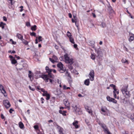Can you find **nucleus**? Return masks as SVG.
Wrapping results in <instances>:
<instances>
[{
  "mask_svg": "<svg viewBox=\"0 0 134 134\" xmlns=\"http://www.w3.org/2000/svg\"><path fill=\"white\" fill-rule=\"evenodd\" d=\"M64 57L65 59V63L69 64L68 68L70 70H72L73 69V68L72 65V64L74 62L73 59L72 58L70 59L69 57L68 54L67 53H66L64 55Z\"/></svg>",
  "mask_w": 134,
  "mask_h": 134,
  "instance_id": "nucleus-1",
  "label": "nucleus"
},
{
  "mask_svg": "<svg viewBox=\"0 0 134 134\" xmlns=\"http://www.w3.org/2000/svg\"><path fill=\"white\" fill-rule=\"evenodd\" d=\"M127 87L128 85H126L122 87L121 91L123 94H125L127 96V97H129L130 96V94L129 92L127 91Z\"/></svg>",
  "mask_w": 134,
  "mask_h": 134,
  "instance_id": "nucleus-2",
  "label": "nucleus"
},
{
  "mask_svg": "<svg viewBox=\"0 0 134 134\" xmlns=\"http://www.w3.org/2000/svg\"><path fill=\"white\" fill-rule=\"evenodd\" d=\"M3 103L5 107L7 109H8L10 106V103L8 100H4L3 101Z\"/></svg>",
  "mask_w": 134,
  "mask_h": 134,
  "instance_id": "nucleus-3",
  "label": "nucleus"
},
{
  "mask_svg": "<svg viewBox=\"0 0 134 134\" xmlns=\"http://www.w3.org/2000/svg\"><path fill=\"white\" fill-rule=\"evenodd\" d=\"M98 124L102 127L105 132H107L109 131L105 124L103 123H101L100 122H99Z\"/></svg>",
  "mask_w": 134,
  "mask_h": 134,
  "instance_id": "nucleus-4",
  "label": "nucleus"
},
{
  "mask_svg": "<svg viewBox=\"0 0 134 134\" xmlns=\"http://www.w3.org/2000/svg\"><path fill=\"white\" fill-rule=\"evenodd\" d=\"M94 74L93 70H92L90 71L88 76L91 81H93L94 80Z\"/></svg>",
  "mask_w": 134,
  "mask_h": 134,
  "instance_id": "nucleus-5",
  "label": "nucleus"
},
{
  "mask_svg": "<svg viewBox=\"0 0 134 134\" xmlns=\"http://www.w3.org/2000/svg\"><path fill=\"white\" fill-rule=\"evenodd\" d=\"M45 69L47 72L48 73V75L49 77L52 78V75L51 72L53 71V70L49 69L48 67L47 66H46V67Z\"/></svg>",
  "mask_w": 134,
  "mask_h": 134,
  "instance_id": "nucleus-6",
  "label": "nucleus"
},
{
  "mask_svg": "<svg viewBox=\"0 0 134 134\" xmlns=\"http://www.w3.org/2000/svg\"><path fill=\"white\" fill-rule=\"evenodd\" d=\"M49 76L47 75L44 74L42 75L41 77L44 80H45V81L46 82H47L49 80Z\"/></svg>",
  "mask_w": 134,
  "mask_h": 134,
  "instance_id": "nucleus-7",
  "label": "nucleus"
},
{
  "mask_svg": "<svg viewBox=\"0 0 134 134\" xmlns=\"http://www.w3.org/2000/svg\"><path fill=\"white\" fill-rule=\"evenodd\" d=\"M72 107L74 111H75L76 112H80V113H81V112L80 111L79 109L77 107L76 105H75L74 106H72Z\"/></svg>",
  "mask_w": 134,
  "mask_h": 134,
  "instance_id": "nucleus-8",
  "label": "nucleus"
},
{
  "mask_svg": "<svg viewBox=\"0 0 134 134\" xmlns=\"http://www.w3.org/2000/svg\"><path fill=\"white\" fill-rule=\"evenodd\" d=\"M96 52L98 54V56L99 57V56H101L102 54V52L101 51V49H95Z\"/></svg>",
  "mask_w": 134,
  "mask_h": 134,
  "instance_id": "nucleus-9",
  "label": "nucleus"
},
{
  "mask_svg": "<svg viewBox=\"0 0 134 134\" xmlns=\"http://www.w3.org/2000/svg\"><path fill=\"white\" fill-rule=\"evenodd\" d=\"M64 103L65 106L67 107V108H68V109H69V101L67 100H65L64 101Z\"/></svg>",
  "mask_w": 134,
  "mask_h": 134,
  "instance_id": "nucleus-10",
  "label": "nucleus"
},
{
  "mask_svg": "<svg viewBox=\"0 0 134 134\" xmlns=\"http://www.w3.org/2000/svg\"><path fill=\"white\" fill-rule=\"evenodd\" d=\"M65 75L66 76L68 77V80H69L70 81V82H72L71 76L70 75V73H69L68 71H66V72L65 73Z\"/></svg>",
  "mask_w": 134,
  "mask_h": 134,
  "instance_id": "nucleus-11",
  "label": "nucleus"
},
{
  "mask_svg": "<svg viewBox=\"0 0 134 134\" xmlns=\"http://www.w3.org/2000/svg\"><path fill=\"white\" fill-rule=\"evenodd\" d=\"M0 90L3 94L6 93V92L4 89L3 86L1 84L0 85Z\"/></svg>",
  "mask_w": 134,
  "mask_h": 134,
  "instance_id": "nucleus-12",
  "label": "nucleus"
},
{
  "mask_svg": "<svg viewBox=\"0 0 134 134\" xmlns=\"http://www.w3.org/2000/svg\"><path fill=\"white\" fill-rule=\"evenodd\" d=\"M90 80L88 79L86 80L84 82V84L86 86H88L90 84Z\"/></svg>",
  "mask_w": 134,
  "mask_h": 134,
  "instance_id": "nucleus-13",
  "label": "nucleus"
},
{
  "mask_svg": "<svg viewBox=\"0 0 134 134\" xmlns=\"http://www.w3.org/2000/svg\"><path fill=\"white\" fill-rule=\"evenodd\" d=\"M121 99L122 102L126 104L127 103V100H125V98L124 97H121Z\"/></svg>",
  "mask_w": 134,
  "mask_h": 134,
  "instance_id": "nucleus-14",
  "label": "nucleus"
},
{
  "mask_svg": "<svg viewBox=\"0 0 134 134\" xmlns=\"http://www.w3.org/2000/svg\"><path fill=\"white\" fill-rule=\"evenodd\" d=\"M92 20H90L89 21V23L88 24V25H89L88 26L91 28L92 27H95L94 25L92 23Z\"/></svg>",
  "mask_w": 134,
  "mask_h": 134,
  "instance_id": "nucleus-15",
  "label": "nucleus"
},
{
  "mask_svg": "<svg viewBox=\"0 0 134 134\" xmlns=\"http://www.w3.org/2000/svg\"><path fill=\"white\" fill-rule=\"evenodd\" d=\"M57 66L59 68V69L63 68V65L60 62H59L58 64H57Z\"/></svg>",
  "mask_w": 134,
  "mask_h": 134,
  "instance_id": "nucleus-16",
  "label": "nucleus"
},
{
  "mask_svg": "<svg viewBox=\"0 0 134 134\" xmlns=\"http://www.w3.org/2000/svg\"><path fill=\"white\" fill-rule=\"evenodd\" d=\"M78 123V121H75V122L73 123L72 124L76 128H79V126L77 125Z\"/></svg>",
  "mask_w": 134,
  "mask_h": 134,
  "instance_id": "nucleus-17",
  "label": "nucleus"
},
{
  "mask_svg": "<svg viewBox=\"0 0 134 134\" xmlns=\"http://www.w3.org/2000/svg\"><path fill=\"white\" fill-rule=\"evenodd\" d=\"M59 112L60 114H62L63 115L65 116L66 115L65 114L66 112V111H62V110H60Z\"/></svg>",
  "mask_w": 134,
  "mask_h": 134,
  "instance_id": "nucleus-18",
  "label": "nucleus"
},
{
  "mask_svg": "<svg viewBox=\"0 0 134 134\" xmlns=\"http://www.w3.org/2000/svg\"><path fill=\"white\" fill-rule=\"evenodd\" d=\"M89 44L90 45L92 46V48H94V45L95 44V42L93 41H90L89 42Z\"/></svg>",
  "mask_w": 134,
  "mask_h": 134,
  "instance_id": "nucleus-19",
  "label": "nucleus"
},
{
  "mask_svg": "<svg viewBox=\"0 0 134 134\" xmlns=\"http://www.w3.org/2000/svg\"><path fill=\"white\" fill-rule=\"evenodd\" d=\"M61 92L60 91V90H56V91L55 92V94L56 95H58V96L61 93Z\"/></svg>",
  "mask_w": 134,
  "mask_h": 134,
  "instance_id": "nucleus-20",
  "label": "nucleus"
},
{
  "mask_svg": "<svg viewBox=\"0 0 134 134\" xmlns=\"http://www.w3.org/2000/svg\"><path fill=\"white\" fill-rule=\"evenodd\" d=\"M16 36L18 39L21 40L23 39V36L21 34L18 33L17 34Z\"/></svg>",
  "mask_w": 134,
  "mask_h": 134,
  "instance_id": "nucleus-21",
  "label": "nucleus"
},
{
  "mask_svg": "<svg viewBox=\"0 0 134 134\" xmlns=\"http://www.w3.org/2000/svg\"><path fill=\"white\" fill-rule=\"evenodd\" d=\"M58 70L60 73H63L65 71L66 69L65 68H63L58 69Z\"/></svg>",
  "mask_w": 134,
  "mask_h": 134,
  "instance_id": "nucleus-22",
  "label": "nucleus"
},
{
  "mask_svg": "<svg viewBox=\"0 0 134 134\" xmlns=\"http://www.w3.org/2000/svg\"><path fill=\"white\" fill-rule=\"evenodd\" d=\"M29 73L28 77L30 79H31L33 74L31 71H29Z\"/></svg>",
  "mask_w": 134,
  "mask_h": 134,
  "instance_id": "nucleus-23",
  "label": "nucleus"
},
{
  "mask_svg": "<svg viewBox=\"0 0 134 134\" xmlns=\"http://www.w3.org/2000/svg\"><path fill=\"white\" fill-rule=\"evenodd\" d=\"M19 126L22 129L24 127V125L21 122H20L19 123Z\"/></svg>",
  "mask_w": 134,
  "mask_h": 134,
  "instance_id": "nucleus-24",
  "label": "nucleus"
},
{
  "mask_svg": "<svg viewBox=\"0 0 134 134\" xmlns=\"http://www.w3.org/2000/svg\"><path fill=\"white\" fill-rule=\"evenodd\" d=\"M21 40L22 41L23 43L25 45H27L28 44V42L24 39H23Z\"/></svg>",
  "mask_w": 134,
  "mask_h": 134,
  "instance_id": "nucleus-25",
  "label": "nucleus"
},
{
  "mask_svg": "<svg viewBox=\"0 0 134 134\" xmlns=\"http://www.w3.org/2000/svg\"><path fill=\"white\" fill-rule=\"evenodd\" d=\"M100 25L101 27H102L103 28H104L106 26L105 23L104 22H102L101 24H100Z\"/></svg>",
  "mask_w": 134,
  "mask_h": 134,
  "instance_id": "nucleus-26",
  "label": "nucleus"
},
{
  "mask_svg": "<svg viewBox=\"0 0 134 134\" xmlns=\"http://www.w3.org/2000/svg\"><path fill=\"white\" fill-rule=\"evenodd\" d=\"M107 100L109 102H112V100L113 99V98L110 97V96H107Z\"/></svg>",
  "mask_w": 134,
  "mask_h": 134,
  "instance_id": "nucleus-27",
  "label": "nucleus"
},
{
  "mask_svg": "<svg viewBox=\"0 0 134 134\" xmlns=\"http://www.w3.org/2000/svg\"><path fill=\"white\" fill-rule=\"evenodd\" d=\"M11 61L12 63L13 64H15L17 63V62L16 60L14 58L13 59L11 60Z\"/></svg>",
  "mask_w": 134,
  "mask_h": 134,
  "instance_id": "nucleus-28",
  "label": "nucleus"
},
{
  "mask_svg": "<svg viewBox=\"0 0 134 134\" xmlns=\"http://www.w3.org/2000/svg\"><path fill=\"white\" fill-rule=\"evenodd\" d=\"M36 25H34V26L31 27V29L32 31H35L36 29Z\"/></svg>",
  "mask_w": 134,
  "mask_h": 134,
  "instance_id": "nucleus-29",
  "label": "nucleus"
},
{
  "mask_svg": "<svg viewBox=\"0 0 134 134\" xmlns=\"http://www.w3.org/2000/svg\"><path fill=\"white\" fill-rule=\"evenodd\" d=\"M134 39V36H131L130 37L129 39V41L131 42L133 41Z\"/></svg>",
  "mask_w": 134,
  "mask_h": 134,
  "instance_id": "nucleus-30",
  "label": "nucleus"
},
{
  "mask_svg": "<svg viewBox=\"0 0 134 134\" xmlns=\"http://www.w3.org/2000/svg\"><path fill=\"white\" fill-rule=\"evenodd\" d=\"M69 40L72 43L74 44L75 42H74V39L71 37L69 38Z\"/></svg>",
  "mask_w": 134,
  "mask_h": 134,
  "instance_id": "nucleus-31",
  "label": "nucleus"
},
{
  "mask_svg": "<svg viewBox=\"0 0 134 134\" xmlns=\"http://www.w3.org/2000/svg\"><path fill=\"white\" fill-rule=\"evenodd\" d=\"M52 58H53V59L55 61V62H57V60H58L57 57L54 55L53 56Z\"/></svg>",
  "mask_w": 134,
  "mask_h": 134,
  "instance_id": "nucleus-32",
  "label": "nucleus"
},
{
  "mask_svg": "<svg viewBox=\"0 0 134 134\" xmlns=\"http://www.w3.org/2000/svg\"><path fill=\"white\" fill-rule=\"evenodd\" d=\"M86 111L90 114L92 113V111L90 108H88L87 109Z\"/></svg>",
  "mask_w": 134,
  "mask_h": 134,
  "instance_id": "nucleus-33",
  "label": "nucleus"
},
{
  "mask_svg": "<svg viewBox=\"0 0 134 134\" xmlns=\"http://www.w3.org/2000/svg\"><path fill=\"white\" fill-rule=\"evenodd\" d=\"M58 128V129L59 130V132H63V129L62 128V127H61L60 126H59Z\"/></svg>",
  "mask_w": 134,
  "mask_h": 134,
  "instance_id": "nucleus-34",
  "label": "nucleus"
},
{
  "mask_svg": "<svg viewBox=\"0 0 134 134\" xmlns=\"http://www.w3.org/2000/svg\"><path fill=\"white\" fill-rule=\"evenodd\" d=\"M46 96V99L47 100H48L50 98V95L49 93L47 94V95Z\"/></svg>",
  "mask_w": 134,
  "mask_h": 134,
  "instance_id": "nucleus-35",
  "label": "nucleus"
},
{
  "mask_svg": "<svg viewBox=\"0 0 134 134\" xmlns=\"http://www.w3.org/2000/svg\"><path fill=\"white\" fill-rule=\"evenodd\" d=\"M91 58L93 60H94L95 59V55L93 54H91Z\"/></svg>",
  "mask_w": 134,
  "mask_h": 134,
  "instance_id": "nucleus-36",
  "label": "nucleus"
},
{
  "mask_svg": "<svg viewBox=\"0 0 134 134\" xmlns=\"http://www.w3.org/2000/svg\"><path fill=\"white\" fill-rule=\"evenodd\" d=\"M67 36L69 38L70 37H71V36H72V35L71 34V33L69 31H68L67 32Z\"/></svg>",
  "mask_w": 134,
  "mask_h": 134,
  "instance_id": "nucleus-37",
  "label": "nucleus"
},
{
  "mask_svg": "<svg viewBox=\"0 0 134 134\" xmlns=\"http://www.w3.org/2000/svg\"><path fill=\"white\" fill-rule=\"evenodd\" d=\"M30 35L32 36H34L36 37V34L34 32H30Z\"/></svg>",
  "mask_w": 134,
  "mask_h": 134,
  "instance_id": "nucleus-38",
  "label": "nucleus"
},
{
  "mask_svg": "<svg viewBox=\"0 0 134 134\" xmlns=\"http://www.w3.org/2000/svg\"><path fill=\"white\" fill-rule=\"evenodd\" d=\"M3 24V22H1L0 24V27H1L2 29H3L4 28V26L2 25Z\"/></svg>",
  "mask_w": 134,
  "mask_h": 134,
  "instance_id": "nucleus-39",
  "label": "nucleus"
},
{
  "mask_svg": "<svg viewBox=\"0 0 134 134\" xmlns=\"http://www.w3.org/2000/svg\"><path fill=\"white\" fill-rule=\"evenodd\" d=\"M122 63H128V61L126 60L125 59H122Z\"/></svg>",
  "mask_w": 134,
  "mask_h": 134,
  "instance_id": "nucleus-40",
  "label": "nucleus"
},
{
  "mask_svg": "<svg viewBox=\"0 0 134 134\" xmlns=\"http://www.w3.org/2000/svg\"><path fill=\"white\" fill-rule=\"evenodd\" d=\"M12 1H13V0H8V2L9 3V4H10V5H11L13 4Z\"/></svg>",
  "mask_w": 134,
  "mask_h": 134,
  "instance_id": "nucleus-41",
  "label": "nucleus"
},
{
  "mask_svg": "<svg viewBox=\"0 0 134 134\" xmlns=\"http://www.w3.org/2000/svg\"><path fill=\"white\" fill-rule=\"evenodd\" d=\"M34 127L35 129L36 130H38L39 128V127L37 125H34Z\"/></svg>",
  "mask_w": 134,
  "mask_h": 134,
  "instance_id": "nucleus-42",
  "label": "nucleus"
},
{
  "mask_svg": "<svg viewBox=\"0 0 134 134\" xmlns=\"http://www.w3.org/2000/svg\"><path fill=\"white\" fill-rule=\"evenodd\" d=\"M29 87L31 90L32 91H34L35 90V88H32L30 86H29Z\"/></svg>",
  "mask_w": 134,
  "mask_h": 134,
  "instance_id": "nucleus-43",
  "label": "nucleus"
},
{
  "mask_svg": "<svg viewBox=\"0 0 134 134\" xmlns=\"http://www.w3.org/2000/svg\"><path fill=\"white\" fill-rule=\"evenodd\" d=\"M10 42H12V44H16V42L13 41L12 39H10Z\"/></svg>",
  "mask_w": 134,
  "mask_h": 134,
  "instance_id": "nucleus-44",
  "label": "nucleus"
},
{
  "mask_svg": "<svg viewBox=\"0 0 134 134\" xmlns=\"http://www.w3.org/2000/svg\"><path fill=\"white\" fill-rule=\"evenodd\" d=\"M133 116L134 115H131L130 117L131 119L133 121H134V118Z\"/></svg>",
  "mask_w": 134,
  "mask_h": 134,
  "instance_id": "nucleus-45",
  "label": "nucleus"
},
{
  "mask_svg": "<svg viewBox=\"0 0 134 134\" xmlns=\"http://www.w3.org/2000/svg\"><path fill=\"white\" fill-rule=\"evenodd\" d=\"M26 25L28 27L30 26V23L29 22H27L26 23Z\"/></svg>",
  "mask_w": 134,
  "mask_h": 134,
  "instance_id": "nucleus-46",
  "label": "nucleus"
},
{
  "mask_svg": "<svg viewBox=\"0 0 134 134\" xmlns=\"http://www.w3.org/2000/svg\"><path fill=\"white\" fill-rule=\"evenodd\" d=\"M112 100V101L111 102H112L114 103H117V101L114 98H113V99Z\"/></svg>",
  "mask_w": 134,
  "mask_h": 134,
  "instance_id": "nucleus-47",
  "label": "nucleus"
},
{
  "mask_svg": "<svg viewBox=\"0 0 134 134\" xmlns=\"http://www.w3.org/2000/svg\"><path fill=\"white\" fill-rule=\"evenodd\" d=\"M49 59L50 61H51V62L53 63H54L55 62V61L53 59H52L51 58H49Z\"/></svg>",
  "mask_w": 134,
  "mask_h": 134,
  "instance_id": "nucleus-48",
  "label": "nucleus"
},
{
  "mask_svg": "<svg viewBox=\"0 0 134 134\" xmlns=\"http://www.w3.org/2000/svg\"><path fill=\"white\" fill-rule=\"evenodd\" d=\"M42 37L41 36H39L38 37V40H39V41H41L42 40Z\"/></svg>",
  "mask_w": 134,
  "mask_h": 134,
  "instance_id": "nucleus-49",
  "label": "nucleus"
},
{
  "mask_svg": "<svg viewBox=\"0 0 134 134\" xmlns=\"http://www.w3.org/2000/svg\"><path fill=\"white\" fill-rule=\"evenodd\" d=\"M48 93H47V91H46L45 93H43V94L42 95L43 96H46L47 95V94Z\"/></svg>",
  "mask_w": 134,
  "mask_h": 134,
  "instance_id": "nucleus-50",
  "label": "nucleus"
},
{
  "mask_svg": "<svg viewBox=\"0 0 134 134\" xmlns=\"http://www.w3.org/2000/svg\"><path fill=\"white\" fill-rule=\"evenodd\" d=\"M110 86L111 87H113V88L116 87L113 84H110Z\"/></svg>",
  "mask_w": 134,
  "mask_h": 134,
  "instance_id": "nucleus-51",
  "label": "nucleus"
},
{
  "mask_svg": "<svg viewBox=\"0 0 134 134\" xmlns=\"http://www.w3.org/2000/svg\"><path fill=\"white\" fill-rule=\"evenodd\" d=\"M9 57L10 58L11 60L14 58L11 55H9Z\"/></svg>",
  "mask_w": 134,
  "mask_h": 134,
  "instance_id": "nucleus-52",
  "label": "nucleus"
},
{
  "mask_svg": "<svg viewBox=\"0 0 134 134\" xmlns=\"http://www.w3.org/2000/svg\"><path fill=\"white\" fill-rule=\"evenodd\" d=\"M113 89L114 90V91H113V93H116V92L117 91V89L116 88V87H115V88H113Z\"/></svg>",
  "mask_w": 134,
  "mask_h": 134,
  "instance_id": "nucleus-53",
  "label": "nucleus"
},
{
  "mask_svg": "<svg viewBox=\"0 0 134 134\" xmlns=\"http://www.w3.org/2000/svg\"><path fill=\"white\" fill-rule=\"evenodd\" d=\"M1 117L2 119H4L5 118V117L4 116L3 114H1Z\"/></svg>",
  "mask_w": 134,
  "mask_h": 134,
  "instance_id": "nucleus-54",
  "label": "nucleus"
},
{
  "mask_svg": "<svg viewBox=\"0 0 134 134\" xmlns=\"http://www.w3.org/2000/svg\"><path fill=\"white\" fill-rule=\"evenodd\" d=\"M14 111V110H13V109H12V108H11L10 109V110H9V112L10 113H12V111Z\"/></svg>",
  "mask_w": 134,
  "mask_h": 134,
  "instance_id": "nucleus-55",
  "label": "nucleus"
},
{
  "mask_svg": "<svg viewBox=\"0 0 134 134\" xmlns=\"http://www.w3.org/2000/svg\"><path fill=\"white\" fill-rule=\"evenodd\" d=\"M3 20L5 21H7V19L6 17L5 16H3Z\"/></svg>",
  "mask_w": 134,
  "mask_h": 134,
  "instance_id": "nucleus-56",
  "label": "nucleus"
},
{
  "mask_svg": "<svg viewBox=\"0 0 134 134\" xmlns=\"http://www.w3.org/2000/svg\"><path fill=\"white\" fill-rule=\"evenodd\" d=\"M41 91L43 93H45V92L46 91H45V90L44 89H43V88H41Z\"/></svg>",
  "mask_w": 134,
  "mask_h": 134,
  "instance_id": "nucleus-57",
  "label": "nucleus"
},
{
  "mask_svg": "<svg viewBox=\"0 0 134 134\" xmlns=\"http://www.w3.org/2000/svg\"><path fill=\"white\" fill-rule=\"evenodd\" d=\"M101 111L104 113H105V110L103 108H102L101 109Z\"/></svg>",
  "mask_w": 134,
  "mask_h": 134,
  "instance_id": "nucleus-58",
  "label": "nucleus"
},
{
  "mask_svg": "<svg viewBox=\"0 0 134 134\" xmlns=\"http://www.w3.org/2000/svg\"><path fill=\"white\" fill-rule=\"evenodd\" d=\"M92 14L93 17L94 18H95L96 17V15L94 13H92Z\"/></svg>",
  "mask_w": 134,
  "mask_h": 134,
  "instance_id": "nucleus-59",
  "label": "nucleus"
},
{
  "mask_svg": "<svg viewBox=\"0 0 134 134\" xmlns=\"http://www.w3.org/2000/svg\"><path fill=\"white\" fill-rule=\"evenodd\" d=\"M67 88L66 87V86L65 85H63V89L64 90H66V88Z\"/></svg>",
  "mask_w": 134,
  "mask_h": 134,
  "instance_id": "nucleus-60",
  "label": "nucleus"
},
{
  "mask_svg": "<svg viewBox=\"0 0 134 134\" xmlns=\"http://www.w3.org/2000/svg\"><path fill=\"white\" fill-rule=\"evenodd\" d=\"M113 94H114V97L115 98H116L117 96H116V93H113Z\"/></svg>",
  "mask_w": 134,
  "mask_h": 134,
  "instance_id": "nucleus-61",
  "label": "nucleus"
},
{
  "mask_svg": "<svg viewBox=\"0 0 134 134\" xmlns=\"http://www.w3.org/2000/svg\"><path fill=\"white\" fill-rule=\"evenodd\" d=\"M41 100L42 101V103H44V102L43 101V100H44V99L42 97L41 98Z\"/></svg>",
  "mask_w": 134,
  "mask_h": 134,
  "instance_id": "nucleus-62",
  "label": "nucleus"
},
{
  "mask_svg": "<svg viewBox=\"0 0 134 134\" xmlns=\"http://www.w3.org/2000/svg\"><path fill=\"white\" fill-rule=\"evenodd\" d=\"M70 18H71L72 17V16L71 14L70 13H69L68 14Z\"/></svg>",
  "mask_w": 134,
  "mask_h": 134,
  "instance_id": "nucleus-63",
  "label": "nucleus"
},
{
  "mask_svg": "<svg viewBox=\"0 0 134 134\" xmlns=\"http://www.w3.org/2000/svg\"><path fill=\"white\" fill-rule=\"evenodd\" d=\"M74 47L75 48H76L77 47V45L76 44H74Z\"/></svg>",
  "mask_w": 134,
  "mask_h": 134,
  "instance_id": "nucleus-64",
  "label": "nucleus"
}]
</instances>
